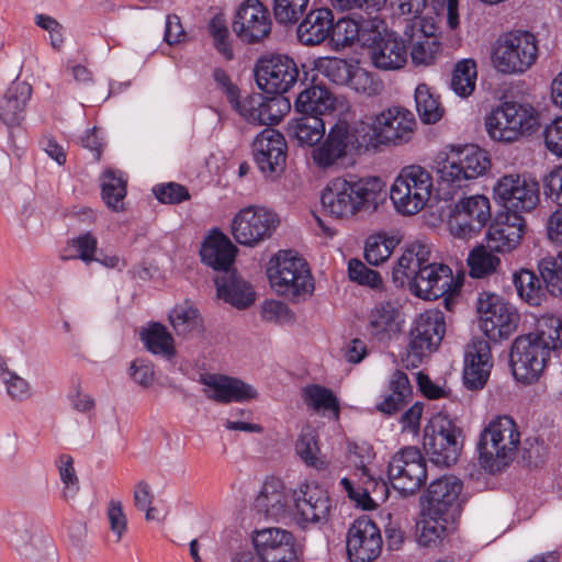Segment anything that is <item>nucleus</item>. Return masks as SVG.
Segmentation results:
<instances>
[{"mask_svg":"<svg viewBox=\"0 0 562 562\" xmlns=\"http://www.w3.org/2000/svg\"><path fill=\"white\" fill-rule=\"evenodd\" d=\"M429 257L427 245L409 244L393 268L394 281L402 284L407 281L413 293L424 300H437L456 292L460 285L454 282L450 267L430 262Z\"/></svg>","mask_w":562,"mask_h":562,"instance_id":"nucleus-1","label":"nucleus"},{"mask_svg":"<svg viewBox=\"0 0 562 562\" xmlns=\"http://www.w3.org/2000/svg\"><path fill=\"white\" fill-rule=\"evenodd\" d=\"M384 183L378 177H337L324 188L323 209L337 218H348L359 212L374 211L382 199Z\"/></svg>","mask_w":562,"mask_h":562,"instance_id":"nucleus-2","label":"nucleus"},{"mask_svg":"<svg viewBox=\"0 0 562 562\" xmlns=\"http://www.w3.org/2000/svg\"><path fill=\"white\" fill-rule=\"evenodd\" d=\"M519 443L520 432L516 422L507 415L494 417L480 435V464L490 473L502 471L515 459Z\"/></svg>","mask_w":562,"mask_h":562,"instance_id":"nucleus-3","label":"nucleus"},{"mask_svg":"<svg viewBox=\"0 0 562 562\" xmlns=\"http://www.w3.org/2000/svg\"><path fill=\"white\" fill-rule=\"evenodd\" d=\"M324 137L323 143L312 150L313 162L324 170L337 166L348 157L371 151L361 120L353 124L338 121Z\"/></svg>","mask_w":562,"mask_h":562,"instance_id":"nucleus-4","label":"nucleus"},{"mask_svg":"<svg viewBox=\"0 0 562 562\" xmlns=\"http://www.w3.org/2000/svg\"><path fill=\"white\" fill-rule=\"evenodd\" d=\"M274 291L293 302L304 301L314 292V279L307 262L291 250L279 251L267 269Z\"/></svg>","mask_w":562,"mask_h":562,"instance_id":"nucleus-5","label":"nucleus"},{"mask_svg":"<svg viewBox=\"0 0 562 562\" xmlns=\"http://www.w3.org/2000/svg\"><path fill=\"white\" fill-rule=\"evenodd\" d=\"M371 151L383 146H402L409 143L416 130L414 114L402 106H391L376 115L361 120Z\"/></svg>","mask_w":562,"mask_h":562,"instance_id":"nucleus-6","label":"nucleus"},{"mask_svg":"<svg viewBox=\"0 0 562 562\" xmlns=\"http://www.w3.org/2000/svg\"><path fill=\"white\" fill-rule=\"evenodd\" d=\"M539 125L532 106L517 102H503L485 117V127L493 140L513 143L530 135Z\"/></svg>","mask_w":562,"mask_h":562,"instance_id":"nucleus-7","label":"nucleus"},{"mask_svg":"<svg viewBox=\"0 0 562 562\" xmlns=\"http://www.w3.org/2000/svg\"><path fill=\"white\" fill-rule=\"evenodd\" d=\"M432 177L423 167H404L395 178L390 198L395 209L404 215H414L422 211L430 199Z\"/></svg>","mask_w":562,"mask_h":562,"instance_id":"nucleus-8","label":"nucleus"},{"mask_svg":"<svg viewBox=\"0 0 562 562\" xmlns=\"http://www.w3.org/2000/svg\"><path fill=\"white\" fill-rule=\"evenodd\" d=\"M491 161L487 153L477 145L468 144L452 147L438 168L441 183L462 188L469 180L484 175Z\"/></svg>","mask_w":562,"mask_h":562,"instance_id":"nucleus-9","label":"nucleus"},{"mask_svg":"<svg viewBox=\"0 0 562 562\" xmlns=\"http://www.w3.org/2000/svg\"><path fill=\"white\" fill-rule=\"evenodd\" d=\"M538 57V45L533 34L527 31L502 35L495 43L492 60L503 74H522Z\"/></svg>","mask_w":562,"mask_h":562,"instance_id":"nucleus-10","label":"nucleus"},{"mask_svg":"<svg viewBox=\"0 0 562 562\" xmlns=\"http://www.w3.org/2000/svg\"><path fill=\"white\" fill-rule=\"evenodd\" d=\"M461 430L447 416H436L424 429L423 447L431 463L438 467L454 464L461 452L458 438Z\"/></svg>","mask_w":562,"mask_h":562,"instance_id":"nucleus-11","label":"nucleus"},{"mask_svg":"<svg viewBox=\"0 0 562 562\" xmlns=\"http://www.w3.org/2000/svg\"><path fill=\"white\" fill-rule=\"evenodd\" d=\"M476 308L480 327L490 340L506 339L516 331L519 315L503 297L493 293H481Z\"/></svg>","mask_w":562,"mask_h":562,"instance_id":"nucleus-12","label":"nucleus"},{"mask_svg":"<svg viewBox=\"0 0 562 562\" xmlns=\"http://www.w3.org/2000/svg\"><path fill=\"white\" fill-rule=\"evenodd\" d=\"M291 515L303 529L328 521L331 501L325 488L316 483H301L291 492Z\"/></svg>","mask_w":562,"mask_h":562,"instance_id":"nucleus-13","label":"nucleus"},{"mask_svg":"<svg viewBox=\"0 0 562 562\" xmlns=\"http://www.w3.org/2000/svg\"><path fill=\"white\" fill-rule=\"evenodd\" d=\"M492 216L488 198L474 194L461 198L451 209L448 220L450 233L461 239L476 237Z\"/></svg>","mask_w":562,"mask_h":562,"instance_id":"nucleus-14","label":"nucleus"},{"mask_svg":"<svg viewBox=\"0 0 562 562\" xmlns=\"http://www.w3.org/2000/svg\"><path fill=\"white\" fill-rule=\"evenodd\" d=\"M495 201L503 205L505 213H528L539 203L540 187L536 179L506 175L497 180L493 188Z\"/></svg>","mask_w":562,"mask_h":562,"instance_id":"nucleus-15","label":"nucleus"},{"mask_svg":"<svg viewBox=\"0 0 562 562\" xmlns=\"http://www.w3.org/2000/svg\"><path fill=\"white\" fill-rule=\"evenodd\" d=\"M387 476L393 486L404 495L416 493L427 480L426 461L415 447H405L391 457Z\"/></svg>","mask_w":562,"mask_h":562,"instance_id":"nucleus-16","label":"nucleus"},{"mask_svg":"<svg viewBox=\"0 0 562 562\" xmlns=\"http://www.w3.org/2000/svg\"><path fill=\"white\" fill-rule=\"evenodd\" d=\"M279 224V218L272 211L262 206H246L233 218L232 235L244 246H255L270 238Z\"/></svg>","mask_w":562,"mask_h":562,"instance_id":"nucleus-17","label":"nucleus"},{"mask_svg":"<svg viewBox=\"0 0 562 562\" xmlns=\"http://www.w3.org/2000/svg\"><path fill=\"white\" fill-rule=\"evenodd\" d=\"M299 66L286 55H272L260 58L255 67L256 82L269 94L288 92L299 80Z\"/></svg>","mask_w":562,"mask_h":562,"instance_id":"nucleus-18","label":"nucleus"},{"mask_svg":"<svg viewBox=\"0 0 562 562\" xmlns=\"http://www.w3.org/2000/svg\"><path fill=\"white\" fill-rule=\"evenodd\" d=\"M445 333V315L441 311L428 310L422 313L411 330L408 358L412 364L417 366L426 355L436 350Z\"/></svg>","mask_w":562,"mask_h":562,"instance_id":"nucleus-19","label":"nucleus"},{"mask_svg":"<svg viewBox=\"0 0 562 562\" xmlns=\"http://www.w3.org/2000/svg\"><path fill=\"white\" fill-rule=\"evenodd\" d=\"M550 352L529 335L515 339L510 350V367L514 378L530 384L542 373Z\"/></svg>","mask_w":562,"mask_h":562,"instance_id":"nucleus-20","label":"nucleus"},{"mask_svg":"<svg viewBox=\"0 0 562 562\" xmlns=\"http://www.w3.org/2000/svg\"><path fill=\"white\" fill-rule=\"evenodd\" d=\"M271 25L270 13L259 0H245L236 11L233 31L240 41L254 44L270 34Z\"/></svg>","mask_w":562,"mask_h":562,"instance_id":"nucleus-21","label":"nucleus"},{"mask_svg":"<svg viewBox=\"0 0 562 562\" xmlns=\"http://www.w3.org/2000/svg\"><path fill=\"white\" fill-rule=\"evenodd\" d=\"M286 150L284 136L273 128H265L252 143L254 160L266 177L273 178L283 171Z\"/></svg>","mask_w":562,"mask_h":562,"instance_id":"nucleus-22","label":"nucleus"},{"mask_svg":"<svg viewBox=\"0 0 562 562\" xmlns=\"http://www.w3.org/2000/svg\"><path fill=\"white\" fill-rule=\"evenodd\" d=\"M379 527L368 518L352 522L347 533V553L351 562H371L382 550Z\"/></svg>","mask_w":562,"mask_h":562,"instance_id":"nucleus-23","label":"nucleus"},{"mask_svg":"<svg viewBox=\"0 0 562 562\" xmlns=\"http://www.w3.org/2000/svg\"><path fill=\"white\" fill-rule=\"evenodd\" d=\"M462 488V481L454 475H443L432 481L424 495L428 515L438 517L459 512L463 503Z\"/></svg>","mask_w":562,"mask_h":562,"instance_id":"nucleus-24","label":"nucleus"},{"mask_svg":"<svg viewBox=\"0 0 562 562\" xmlns=\"http://www.w3.org/2000/svg\"><path fill=\"white\" fill-rule=\"evenodd\" d=\"M255 552L267 562H295L293 535L281 528H265L252 535Z\"/></svg>","mask_w":562,"mask_h":562,"instance_id":"nucleus-25","label":"nucleus"},{"mask_svg":"<svg viewBox=\"0 0 562 562\" xmlns=\"http://www.w3.org/2000/svg\"><path fill=\"white\" fill-rule=\"evenodd\" d=\"M526 232V220L520 214L502 213L486 232V244L491 251L506 254L516 249Z\"/></svg>","mask_w":562,"mask_h":562,"instance_id":"nucleus-26","label":"nucleus"},{"mask_svg":"<svg viewBox=\"0 0 562 562\" xmlns=\"http://www.w3.org/2000/svg\"><path fill=\"white\" fill-rule=\"evenodd\" d=\"M201 383L204 394L217 403L246 402L258 396L256 389L244 381L216 373L202 374Z\"/></svg>","mask_w":562,"mask_h":562,"instance_id":"nucleus-27","label":"nucleus"},{"mask_svg":"<svg viewBox=\"0 0 562 562\" xmlns=\"http://www.w3.org/2000/svg\"><path fill=\"white\" fill-rule=\"evenodd\" d=\"M493 367L491 346L484 339L475 338L468 347L462 372L463 384L468 390H482Z\"/></svg>","mask_w":562,"mask_h":562,"instance_id":"nucleus-28","label":"nucleus"},{"mask_svg":"<svg viewBox=\"0 0 562 562\" xmlns=\"http://www.w3.org/2000/svg\"><path fill=\"white\" fill-rule=\"evenodd\" d=\"M403 323L398 306L391 301H382L368 313L366 330L373 340L389 342L401 333Z\"/></svg>","mask_w":562,"mask_h":562,"instance_id":"nucleus-29","label":"nucleus"},{"mask_svg":"<svg viewBox=\"0 0 562 562\" xmlns=\"http://www.w3.org/2000/svg\"><path fill=\"white\" fill-rule=\"evenodd\" d=\"M11 543L29 562H58L53 540L34 528L18 529Z\"/></svg>","mask_w":562,"mask_h":562,"instance_id":"nucleus-30","label":"nucleus"},{"mask_svg":"<svg viewBox=\"0 0 562 562\" xmlns=\"http://www.w3.org/2000/svg\"><path fill=\"white\" fill-rule=\"evenodd\" d=\"M370 41L371 59L376 68L400 69L407 61L406 46L395 33H373Z\"/></svg>","mask_w":562,"mask_h":562,"instance_id":"nucleus-31","label":"nucleus"},{"mask_svg":"<svg viewBox=\"0 0 562 562\" xmlns=\"http://www.w3.org/2000/svg\"><path fill=\"white\" fill-rule=\"evenodd\" d=\"M254 508L266 518L282 519L291 514V492L278 479L267 480L255 498Z\"/></svg>","mask_w":562,"mask_h":562,"instance_id":"nucleus-32","label":"nucleus"},{"mask_svg":"<svg viewBox=\"0 0 562 562\" xmlns=\"http://www.w3.org/2000/svg\"><path fill=\"white\" fill-rule=\"evenodd\" d=\"M32 87L23 80L12 81L0 98V121L9 127L24 120L25 108L32 95Z\"/></svg>","mask_w":562,"mask_h":562,"instance_id":"nucleus-33","label":"nucleus"},{"mask_svg":"<svg viewBox=\"0 0 562 562\" xmlns=\"http://www.w3.org/2000/svg\"><path fill=\"white\" fill-rule=\"evenodd\" d=\"M237 252L236 246L221 232H213L202 244L200 255L202 261L216 271L226 273L232 271L231 267Z\"/></svg>","mask_w":562,"mask_h":562,"instance_id":"nucleus-34","label":"nucleus"},{"mask_svg":"<svg viewBox=\"0 0 562 562\" xmlns=\"http://www.w3.org/2000/svg\"><path fill=\"white\" fill-rule=\"evenodd\" d=\"M214 282L217 297L236 308H247L255 302L256 294L252 288L234 270L217 276Z\"/></svg>","mask_w":562,"mask_h":562,"instance_id":"nucleus-35","label":"nucleus"},{"mask_svg":"<svg viewBox=\"0 0 562 562\" xmlns=\"http://www.w3.org/2000/svg\"><path fill=\"white\" fill-rule=\"evenodd\" d=\"M333 21L328 8L311 10L297 26V38L304 45H318L330 37Z\"/></svg>","mask_w":562,"mask_h":562,"instance_id":"nucleus-36","label":"nucleus"},{"mask_svg":"<svg viewBox=\"0 0 562 562\" xmlns=\"http://www.w3.org/2000/svg\"><path fill=\"white\" fill-rule=\"evenodd\" d=\"M295 109L303 115H324L335 108V98L325 88L312 86L299 93L294 102Z\"/></svg>","mask_w":562,"mask_h":562,"instance_id":"nucleus-37","label":"nucleus"},{"mask_svg":"<svg viewBox=\"0 0 562 562\" xmlns=\"http://www.w3.org/2000/svg\"><path fill=\"white\" fill-rule=\"evenodd\" d=\"M355 476H357V481L349 477H342L340 480V485L347 493L348 497L355 501L357 505L363 509L372 508L374 503L370 497V494L378 486V481L370 473V470L367 467L358 468Z\"/></svg>","mask_w":562,"mask_h":562,"instance_id":"nucleus-38","label":"nucleus"},{"mask_svg":"<svg viewBox=\"0 0 562 562\" xmlns=\"http://www.w3.org/2000/svg\"><path fill=\"white\" fill-rule=\"evenodd\" d=\"M288 134L302 146H314L325 136V123L317 115H303L289 123Z\"/></svg>","mask_w":562,"mask_h":562,"instance_id":"nucleus-39","label":"nucleus"},{"mask_svg":"<svg viewBox=\"0 0 562 562\" xmlns=\"http://www.w3.org/2000/svg\"><path fill=\"white\" fill-rule=\"evenodd\" d=\"M100 181L101 195L104 203L115 212L122 211L127 184V180L124 178L123 173L108 168L101 175Z\"/></svg>","mask_w":562,"mask_h":562,"instance_id":"nucleus-40","label":"nucleus"},{"mask_svg":"<svg viewBox=\"0 0 562 562\" xmlns=\"http://www.w3.org/2000/svg\"><path fill=\"white\" fill-rule=\"evenodd\" d=\"M140 340L146 349L156 356L170 359L175 356L176 349L173 337L160 323H151L139 333Z\"/></svg>","mask_w":562,"mask_h":562,"instance_id":"nucleus-41","label":"nucleus"},{"mask_svg":"<svg viewBox=\"0 0 562 562\" xmlns=\"http://www.w3.org/2000/svg\"><path fill=\"white\" fill-rule=\"evenodd\" d=\"M304 403L317 413H327L334 418L339 417V402L333 391L319 384H310L303 389Z\"/></svg>","mask_w":562,"mask_h":562,"instance_id":"nucleus-42","label":"nucleus"},{"mask_svg":"<svg viewBox=\"0 0 562 562\" xmlns=\"http://www.w3.org/2000/svg\"><path fill=\"white\" fill-rule=\"evenodd\" d=\"M367 32L362 29L361 24L350 18L339 19L336 23L333 22L330 30V40L337 48H345L351 46L356 42L367 44L372 35L367 36Z\"/></svg>","mask_w":562,"mask_h":562,"instance_id":"nucleus-43","label":"nucleus"},{"mask_svg":"<svg viewBox=\"0 0 562 562\" xmlns=\"http://www.w3.org/2000/svg\"><path fill=\"white\" fill-rule=\"evenodd\" d=\"M538 344L551 352L562 347V321L553 315H546L538 319L536 331L528 334Z\"/></svg>","mask_w":562,"mask_h":562,"instance_id":"nucleus-44","label":"nucleus"},{"mask_svg":"<svg viewBox=\"0 0 562 562\" xmlns=\"http://www.w3.org/2000/svg\"><path fill=\"white\" fill-rule=\"evenodd\" d=\"M518 295L531 306H539L544 297L542 282L537 274L528 269L514 273L513 278Z\"/></svg>","mask_w":562,"mask_h":562,"instance_id":"nucleus-45","label":"nucleus"},{"mask_svg":"<svg viewBox=\"0 0 562 562\" xmlns=\"http://www.w3.org/2000/svg\"><path fill=\"white\" fill-rule=\"evenodd\" d=\"M476 64L473 59H463L456 64L451 76V89L461 98L470 97L476 86Z\"/></svg>","mask_w":562,"mask_h":562,"instance_id":"nucleus-46","label":"nucleus"},{"mask_svg":"<svg viewBox=\"0 0 562 562\" xmlns=\"http://www.w3.org/2000/svg\"><path fill=\"white\" fill-rule=\"evenodd\" d=\"M416 110L425 124H435L443 115V108L440 105L427 85H418L415 90Z\"/></svg>","mask_w":562,"mask_h":562,"instance_id":"nucleus-47","label":"nucleus"},{"mask_svg":"<svg viewBox=\"0 0 562 562\" xmlns=\"http://www.w3.org/2000/svg\"><path fill=\"white\" fill-rule=\"evenodd\" d=\"M315 69L329 81L346 86L350 80L353 64L338 57H319L314 63Z\"/></svg>","mask_w":562,"mask_h":562,"instance_id":"nucleus-48","label":"nucleus"},{"mask_svg":"<svg viewBox=\"0 0 562 562\" xmlns=\"http://www.w3.org/2000/svg\"><path fill=\"white\" fill-rule=\"evenodd\" d=\"M169 322L177 335L186 336L199 327V311L189 302H184L170 311Z\"/></svg>","mask_w":562,"mask_h":562,"instance_id":"nucleus-49","label":"nucleus"},{"mask_svg":"<svg viewBox=\"0 0 562 562\" xmlns=\"http://www.w3.org/2000/svg\"><path fill=\"white\" fill-rule=\"evenodd\" d=\"M295 451L307 467L316 470H323L326 468V462L318 456V441L312 430L307 429L300 434L295 442Z\"/></svg>","mask_w":562,"mask_h":562,"instance_id":"nucleus-50","label":"nucleus"},{"mask_svg":"<svg viewBox=\"0 0 562 562\" xmlns=\"http://www.w3.org/2000/svg\"><path fill=\"white\" fill-rule=\"evenodd\" d=\"M397 240L384 234L370 236L366 241L364 258L371 266H379L390 258Z\"/></svg>","mask_w":562,"mask_h":562,"instance_id":"nucleus-51","label":"nucleus"},{"mask_svg":"<svg viewBox=\"0 0 562 562\" xmlns=\"http://www.w3.org/2000/svg\"><path fill=\"white\" fill-rule=\"evenodd\" d=\"M492 252L482 245L471 250L468 257V266L472 277L484 278L496 271L501 260Z\"/></svg>","mask_w":562,"mask_h":562,"instance_id":"nucleus-52","label":"nucleus"},{"mask_svg":"<svg viewBox=\"0 0 562 562\" xmlns=\"http://www.w3.org/2000/svg\"><path fill=\"white\" fill-rule=\"evenodd\" d=\"M0 379L5 386L9 397L18 403L25 402L32 397L30 382L20 376L15 371L10 370L5 364L0 366Z\"/></svg>","mask_w":562,"mask_h":562,"instance_id":"nucleus-53","label":"nucleus"},{"mask_svg":"<svg viewBox=\"0 0 562 562\" xmlns=\"http://www.w3.org/2000/svg\"><path fill=\"white\" fill-rule=\"evenodd\" d=\"M447 518L445 516H429L418 525L417 541L423 547H432L441 542L447 535Z\"/></svg>","mask_w":562,"mask_h":562,"instance_id":"nucleus-54","label":"nucleus"},{"mask_svg":"<svg viewBox=\"0 0 562 562\" xmlns=\"http://www.w3.org/2000/svg\"><path fill=\"white\" fill-rule=\"evenodd\" d=\"M541 280L547 290L554 296L562 294V250L557 258H547L539 265Z\"/></svg>","mask_w":562,"mask_h":562,"instance_id":"nucleus-55","label":"nucleus"},{"mask_svg":"<svg viewBox=\"0 0 562 562\" xmlns=\"http://www.w3.org/2000/svg\"><path fill=\"white\" fill-rule=\"evenodd\" d=\"M310 0H273V14L280 24H294L307 8Z\"/></svg>","mask_w":562,"mask_h":562,"instance_id":"nucleus-56","label":"nucleus"},{"mask_svg":"<svg viewBox=\"0 0 562 562\" xmlns=\"http://www.w3.org/2000/svg\"><path fill=\"white\" fill-rule=\"evenodd\" d=\"M346 86L369 97L379 94L383 89L381 81L375 80L369 71L356 65L352 67L350 80Z\"/></svg>","mask_w":562,"mask_h":562,"instance_id":"nucleus-57","label":"nucleus"},{"mask_svg":"<svg viewBox=\"0 0 562 562\" xmlns=\"http://www.w3.org/2000/svg\"><path fill=\"white\" fill-rule=\"evenodd\" d=\"M68 245L69 248L75 250V254L65 256L64 259H80L87 265L93 262L94 255L98 251V239L92 233L80 234L72 238Z\"/></svg>","mask_w":562,"mask_h":562,"instance_id":"nucleus-58","label":"nucleus"},{"mask_svg":"<svg viewBox=\"0 0 562 562\" xmlns=\"http://www.w3.org/2000/svg\"><path fill=\"white\" fill-rule=\"evenodd\" d=\"M209 33L213 38L216 50L226 59L231 60L234 57V53L229 43V32L226 26L225 20L215 15L211 19L209 25Z\"/></svg>","mask_w":562,"mask_h":562,"instance_id":"nucleus-59","label":"nucleus"},{"mask_svg":"<svg viewBox=\"0 0 562 562\" xmlns=\"http://www.w3.org/2000/svg\"><path fill=\"white\" fill-rule=\"evenodd\" d=\"M348 273L351 281L360 285H366L374 290L382 289L383 281L381 274L367 267L359 259H351L348 263Z\"/></svg>","mask_w":562,"mask_h":562,"instance_id":"nucleus-60","label":"nucleus"},{"mask_svg":"<svg viewBox=\"0 0 562 562\" xmlns=\"http://www.w3.org/2000/svg\"><path fill=\"white\" fill-rule=\"evenodd\" d=\"M261 319L278 325L290 324L295 321L294 313L289 306L277 300H267L261 304Z\"/></svg>","mask_w":562,"mask_h":562,"instance_id":"nucleus-61","label":"nucleus"},{"mask_svg":"<svg viewBox=\"0 0 562 562\" xmlns=\"http://www.w3.org/2000/svg\"><path fill=\"white\" fill-rule=\"evenodd\" d=\"M440 49V44L431 37L422 36V40L413 44L411 57L415 65H431Z\"/></svg>","mask_w":562,"mask_h":562,"instance_id":"nucleus-62","label":"nucleus"},{"mask_svg":"<svg viewBox=\"0 0 562 562\" xmlns=\"http://www.w3.org/2000/svg\"><path fill=\"white\" fill-rule=\"evenodd\" d=\"M153 193L164 204H179L190 199L189 190L177 182L156 184Z\"/></svg>","mask_w":562,"mask_h":562,"instance_id":"nucleus-63","label":"nucleus"},{"mask_svg":"<svg viewBox=\"0 0 562 562\" xmlns=\"http://www.w3.org/2000/svg\"><path fill=\"white\" fill-rule=\"evenodd\" d=\"M58 469L60 480L65 484L64 497L66 499L72 498L79 488L72 458L68 454H61L58 459Z\"/></svg>","mask_w":562,"mask_h":562,"instance_id":"nucleus-64","label":"nucleus"}]
</instances>
